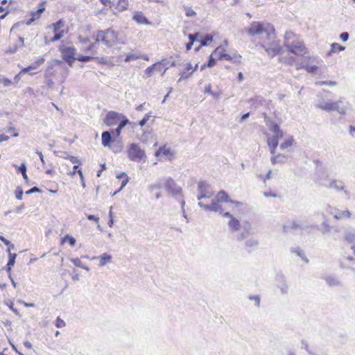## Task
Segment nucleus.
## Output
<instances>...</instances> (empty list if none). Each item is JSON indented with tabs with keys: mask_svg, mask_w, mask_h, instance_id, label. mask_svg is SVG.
Returning a JSON list of instances; mask_svg holds the SVG:
<instances>
[{
	"mask_svg": "<svg viewBox=\"0 0 355 355\" xmlns=\"http://www.w3.org/2000/svg\"><path fill=\"white\" fill-rule=\"evenodd\" d=\"M330 187H332V188L337 189H343V185H340V186H338L337 185V182L336 181H332L330 183Z\"/></svg>",
	"mask_w": 355,
	"mask_h": 355,
	"instance_id": "8fccbe9b",
	"label": "nucleus"
},
{
	"mask_svg": "<svg viewBox=\"0 0 355 355\" xmlns=\"http://www.w3.org/2000/svg\"><path fill=\"white\" fill-rule=\"evenodd\" d=\"M189 42L186 45V49L187 51H189L191 49L195 41L200 42L198 48L202 46L208 45L213 41V35L210 34L201 35L198 33H196L195 34H190L189 35Z\"/></svg>",
	"mask_w": 355,
	"mask_h": 355,
	"instance_id": "1a4fd4ad",
	"label": "nucleus"
},
{
	"mask_svg": "<svg viewBox=\"0 0 355 355\" xmlns=\"http://www.w3.org/2000/svg\"><path fill=\"white\" fill-rule=\"evenodd\" d=\"M31 191H32V193L39 192L40 189L37 187H34L31 189Z\"/></svg>",
	"mask_w": 355,
	"mask_h": 355,
	"instance_id": "0e129e2a",
	"label": "nucleus"
},
{
	"mask_svg": "<svg viewBox=\"0 0 355 355\" xmlns=\"http://www.w3.org/2000/svg\"><path fill=\"white\" fill-rule=\"evenodd\" d=\"M247 33L251 36L266 34L261 38L260 44L268 55L274 57L281 52L282 47L279 41L277 40L275 29L270 24L253 21L247 28Z\"/></svg>",
	"mask_w": 355,
	"mask_h": 355,
	"instance_id": "f257e3e1",
	"label": "nucleus"
},
{
	"mask_svg": "<svg viewBox=\"0 0 355 355\" xmlns=\"http://www.w3.org/2000/svg\"><path fill=\"white\" fill-rule=\"evenodd\" d=\"M58 186L56 185V188L55 189H48V191L50 192V193H55L58 192Z\"/></svg>",
	"mask_w": 355,
	"mask_h": 355,
	"instance_id": "e2e57ef3",
	"label": "nucleus"
},
{
	"mask_svg": "<svg viewBox=\"0 0 355 355\" xmlns=\"http://www.w3.org/2000/svg\"><path fill=\"white\" fill-rule=\"evenodd\" d=\"M121 177H123V180H121V187H120V190L124 187L127 183L129 181V178L128 177V175L125 173H121Z\"/></svg>",
	"mask_w": 355,
	"mask_h": 355,
	"instance_id": "e433bc0d",
	"label": "nucleus"
},
{
	"mask_svg": "<svg viewBox=\"0 0 355 355\" xmlns=\"http://www.w3.org/2000/svg\"><path fill=\"white\" fill-rule=\"evenodd\" d=\"M8 252L9 254V259H8V261L7 263V268H8V271L10 272L11 270L12 266H13L15 263V259H16L17 254L15 253L12 254L10 252V248H8Z\"/></svg>",
	"mask_w": 355,
	"mask_h": 355,
	"instance_id": "bb28decb",
	"label": "nucleus"
},
{
	"mask_svg": "<svg viewBox=\"0 0 355 355\" xmlns=\"http://www.w3.org/2000/svg\"><path fill=\"white\" fill-rule=\"evenodd\" d=\"M24 345L28 349H31L33 347L32 344L29 341H25L24 343Z\"/></svg>",
	"mask_w": 355,
	"mask_h": 355,
	"instance_id": "4d7b16f0",
	"label": "nucleus"
},
{
	"mask_svg": "<svg viewBox=\"0 0 355 355\" xmlns=\"http://www.w3.org/2000/svg\"><path fill=\"white\" fill-rule=\"evenodd\" d=\"M44 61H45V59L44 58H40L39 59H37L33 64H32L31 65L27 67H25L19 73V74H21V73H27L29 71L32 70V69H37L38 67L41 66L42 64H43L44 63Z\"/></svg>",
	"mask_w": 355,
	"mask_h": 355,
	"instance_id": "412c9836",
	"label": "nucleus"
},
{
	"mask_svg": "<svg viewBox=\"0 0 355 355\" xmlns=\"http://www.w3.org/2000/svg\"><path fill=\"white\" fill-rule=\"evenodd\" d=\"M270 130L273 133L272 136L267 135V144L270 148V153L272 155L271 162L273 165L283 164L286 162V156L282 154L275 155L276 148L278 146L279 139L284 136L283 131L280 129L278 124L273 123L270 127Z\"/></svg>",
	"mask_w": 355,
	"mask_h": 355,
	"instance_id": "f03ea898",
	"label": "nucleus"
},
{
	"mask_svg": "<svg viewBox=\"0 0 355 355\" xmlns=\"http://www.w3.org/2000/svg\"><path fill=\"white\" fill-rule=\"evenodd\" d=\"M163 187L171 193L178 194L182 191L181 188L176 185L175 181L171 178H168L164 180Z\"/></svg>",
	"mask_w": 355,
	"mask_h": 355,
	"instance_id": "2eb2a0df",
	"label": "nucleus"
},
{
	"mask_svg": "<svg viewBox=\"0 0 355 355\" xmlns=\"http://www.w3.org/2000/svg\"><path fill=\"white\" fill-rule=\"evenodd\" d=\"M9 139V137L4 134L0 135V142L8 141Z\"/></svg>",
	"mask_w": 355,
	"mask_h": 355,
	"instance_id": "5fc2aeb1",
	"label": "nucleus"
},
{
	"mask_svg": "<svg viewBox=\"0 0 355 355\" xmlns=\"http://www.w3.org/2000/svg\"><path fill=\"white\" fill-rule=\"evenodd\" d=\"M19 41V46H24V38L21 37H18Z\"/></svg>",
	"mask_w": 355,
	"mask_h": 355,
	"instance_id": "052dcab7",
	"label": "nucleus"
},
{
	"mask_svg": "<svg viewBox=\"0 0 355 355\" xmlns=\"http://www.w3.org/2000/svg\"><path fill=\"white\" fill-rule=\"evenodd\" d=\"M284 44L289 52L296 55L303 56L308 53L307 49L299 35L291 31L285 33Z\"/></svg>",
	"mask_w": 355,
	"mask_h": 355,
	"instance_id": "7ed1b4c3",
	"label": "nucleus"
},
{
	"mask_svg": "<svg viewBox=\"0 0 355 355\" xmlns=\"http://www.w3.org/2000/svg\"><path fill=\"white\" fill-rule=\"evenodd\" d=\"M86 216L88 220H93L96 223H98V222H99V218L95 215L87 214Z\"/></svg>",
	"mask_w": 355,
	"mask_h": 355,
	"instance_id": "c03bdc74",
	"label": "nucleus"
},
{
	"mask_svg": "<svg viewBox=\"0 0 355 355\" xmlns=\"http://www.w3.org/2000/svg\"><path fill=\"white\" fill-rule=\"evenodd\" d=\"M125 116L114 111H110L104 119V123L107 126L117 124Z\"/></svg>",
	"mask_w": 355,
	"mask_h": 355,
	"instance_id": "4468645a",
	"label": "nucleus"
},
{
	"mask_svg": "<svg viewBox=\"0 0 355 355\" xmlns=\"http://www.w3.org/2000/svg\"><path fill=\"white\" fill-rule=\"evenodd\" d=\"M46 1H43L41 3H40L37 10L32 11L30 12L31 17L26 21V24L31 25L34 21L39 20L41 18L42 15L46 10Z\"/></svg>",
	"mask_w": 355,
	"mask_h": 355,
	"instance_id": "f8f14e48",
	"label": "nucleus"
},
{
	"mask_svg": "<svg viewBox=\"0 0 355 355\" xmlns=\"http://www.w3.org/2000/svg\"><path fill=\"white\" fill-rule=\"evenodd\" d=\"M153 65H155V70L159 72L162 76H163L165 73V72L166 71V68L164 67V64L163 63L162 61L157 62L153 64Z\"/></svg>",
	"mask_w": 355,
	"mask_h": 355,
	"instance_id": "7c9ffc66",
	"label": "nucleus"
},
{
	"mask_svg": "<svg viewBox=\"0 0 355 355\" xmlns=\"http://www.w3.org/2000/svg\"><path fill=\"white\" fill-rule=\"evenodd\" d=\"M80 165H74L73 166V171L71 173V175H74L76 173H78V175H80V178H83V172L81 171V169H79V170H77L78 168L79 167Z\"/></svg>",
	"mask_w": 355,
	"mask_h": 355,
	"instance_id": "a19ab883",
	"label": "nucleus"
},
{
	"mask_svg": "<svg viewBox=\"0 0 355 355\" xmlns=\"http://www.w3.org/2000/svg\"><path fill=\"white\" fill-rule=\"evenodd\" d=\"M198 68V63L193 65L188 62L184 64L183 69L180 73V78L178 81L188 79Z\"/></svg>",
	"mask_w": 355,
	"mask_h": 355,
	"instance_id": "ddd939ff",
	"label": "nucleus"
},
{
	"mask_svg": "<svg viewBox=\"0 0 355 355\" xmlns=\"http://www.w3.org/2000/svg\"><path fill=\"white\" fill-rule=\"evenodd\" d=\"M209 189L210 188L209 185L204 183L200 184L198 186L200 193L198 197V200H200L202 198H208L212 196L213 193L212 191H209Z\"/></svg>",
	"mask_w": 355,
	"mask_h": 355,
	"instance_id": "a211bd4d",
	"label": "nucleus"
},
{
	"mask_svg": "<svg viewBox=\"0 0 355 355\" xmlns=\"http://www.w3.org/2000/svg\"><path fill=\"white\" fill-rule=\"evenodd\" d=\"M331 214L334 216V218L336 220H343L345 218H349L352 216L351 213L348 209L340 210L338 209H334Z\"/></svg>",
	"mask_w": 355,
	"mask_h": 355,
	"instance_id": "6ab92c4d",
	"label": "nucleus"
},
{
	"mask_svg": "<svg viewBox=\"0 0 355 355\" xmlns=\"http://www.w3.org/2000/svg\"><path fill=\"white\" fill-rule=\"evenodd\" d=\"M185 15L188 17H194L196 12L190 6H184Z\"/></svg>",
	"mask_w": 355,
	"mask_h": 355,
	"instance_id": "2f4dec72",
	"label": "nucleus"
},
{
	"mask_svg": "<svg viewBox=\"0 0 355 355\" xmlns=\"http://www.w3.org/2000/svg\"><path fill=\"white\" fill-rule=\"evenodd\" d=\"M216 200L213 201L210 205H207V208L209 210L217 211L222 209L220 202H230L236 206H241L242 204L237 201H233L230 199L228 194L225 191H220L216 194Z\"/></svg>",
	"mask_w": 355,
	"mask_h": 355,
	"instance_id": "0eeeda50",
	"label": "nucleus"
},
{
	"mask_svg": "<svg viewBox=\"0 0 355 355\" xmlns=\"http://www.w3.org/2000/svg\"><path fill=\"white\" fill-rule=\"evenodd\" d=\"M78 41L82 44H87L89 43L90 40H89V38L88 37L79 36L78 37Z\"/></svg>",
	"mask_w": 355,
	"mask_h": 355,
	"instance_id": "37998d69",
	"label": "nucleus"
},
{
	"mask_svg": "<svg viewBox=\"0 0 355 355\" xmlns=\"http://www.w3.org/2000/svg\"><path fill=\"white\" fill-rule=\"evenodd\" d=\"M127 156L132 162H139L144 161L146 158L145 150L137 144H130L128 146Z\"/></svg>",
	"mask_w": 355,
	"mask_h": 355,
	"instance_id": "6e6552de",
	"label": "nucleus"
},
{
	"mask_svg": "<svg viewBox=\"0 0 355 355\" xmlns=\"http://www.w3.org/2000/svg\"><path fill=\"white\" fill-rule=\"evenodd\" d=\"M76 240L73 236L67 234L61 239L60 244V245H63L65 243H68L71 247H73L76 245Z\"/></svg>",
	"mask_w": 355,
	"mask_h": 355,
	"instance_id": "5701e85b",
	"label": "nucleus"
},
{
	"mask_svg": "<svg viewBox=\"0 0 355 355\" xmlns=\"http://www.w3.org/2000/svg\"><path fill=\"white\" fill-rule=\"evenodd\" d=\"M110 221H109L108 224H109L110 227H112V225H113V219H112V211H110Z\"/></svg>",
	"mask_w": 355,
	"mask_h": 355,
	"instance_id": "bf43d9fd",
	"label": "nucleus"
},
{
	"mask_svg": "<svg viewBox=\"0 0 355 355\" xmlns=\"http://www.w3.org/2000/svg\"><path fill=\"white\" fill-rule=\"evenodd\" d=\"M101 139H102L103 146H110L111 141H112V137H111V135H110V132H108V131L103 132L102 133Z\"/></svg>",
	"mask_w": 355,
	"mask_h": 355,
	"instance_id": "a878e982",
	"label": "nucleus"
},
{
	"mask_svg": "<svg viewBox=\"0 0 355 355\" xmlns=\"http://www.w3.org/2000/svg\"><path fill=\"white\" fill-rule=\"evenodd\" d=\"M347 240L350 243L351 248L353 250L354 252L355 253V236H349L347 237Z\"/></svg>",
	"mask_w": 355,
	"mask_h": 355,
	"instance_id": "ea45409f",
	"label": "nucleus"
},
{
	"mask_svg": "<svg viewBox=\"0 0 355 355\" xmlns=\"http://www.w3.org/2000/svg\"><path fill=\"white\" fill-rule=\"evenodd\" d=\"M69 159L70 160V162L71 163L75 164L76 165H80V162L79 159L76 157L70 156L69 157Z\"/></svg>",
	"mask_w": 355,
	"mask_h": 355,
	"instance_id": "49530a36",
	"label": "nucleus"
},
{
	"mask_svg": "<svg viewBox=\"0 0 355 355\" xmlns=\"http://www.w3.org/2000/svg\"><path fill=\"white\" fill-rule=\"evenodd\" d=\"M238 80L240 82L243 80V73L241 72H239V74H238Z\"/></svg>",
	"mask_w": 355,
	"mask_h": 355,
	"instance_id": "680f3d73",
	"label": "nucleus"
},
{
	"mask_svg": "<svg viewBox=\"0 0 355 355\" xmlns=\"http://www.w3.org/2000/svg\"><path fill=\"white\" fill-rule=\"evenodd\" d=\"M223 216L227 217L230 218L228 222V227L232 231H239L241 229V223L240 221L236 218L230 212L227 211L223 214Z\"/></svg>",
	"mask_w": 355,
	"mask_h": 355,
	"instance_id": "dca6fc26",
	"label": "nucleus"
},
{
	"mask_svg": "<svg viewBox=\"0 0 355 355\" xmlns=\"http://www.w3.org/2000/svg\"><path fill=\"white\" fill-rule=\"evenodd\" d=\"M55 76V70H54L53 67H49L46 70V78H51Z\"/></svg>",
	"mask_w": 355,
	"mask_h": 355,
	"instance_id": "72a5a7b5",
	"label": "nucleus"
},
{
	"mask_svg": "<svg viewBox=\"0 0 355 355\" xmlns=\"http://www.w3.org/2000/svg\"><path fill=\"white\" fill-rule=\"evenodd\" d=\"M0 83H2L4 86H9L12 82L8 78H3L0 80Z\"/></svg>",
	"mask_w": 355,
	"mask_h": 355,
	"instance_id": "3c124183",
	"label": "nucleus"
},
{
	"mask_svg": "<svg viewBox=\"0 0 355 355\" xmlns=\"http://www.w3.org/2000/svg\"><path fill=\"white\" fill-rule=\"evenodd\" d=\"M345 47L344 46H342L338 43H332L331 44V49L330 51L328 52L327 55H331L333 53H338L340 51H342L345 50Z\"/></svg>",
	"mask_w": 355,
	"mask_h": 355,
	"instance_id": "393cba45",
	"label": "nucleus"
},
{
	"mask_svg": "<svg viewBox=\"0 0 355 355\" xmlns=\"http://www.w3.org/2000/svg\"><path fill=\"white\" fill-rule=\"evenodd\" d=\"M95 40L98 43L102 42L107 46L111 47L118 42V33L112 28L98 31L96 33Z\"/></svg>",
	"mask_w": 355,
	"mask_h": 355,
	"instance_id": "423d86ee",
	"label": "nucleus"
},
{
	"mask_svg": "<svg viewBox=\"0 0 355 355\" xmlns=\"http://www.w3.org/2000/svg\"><path fill=\"white\" fill-rule=\"evenodd\" d=\"M132 19L139 24H150V22L141 11L135 12L132 16Z\"/></svg>",
	"mask_w": 355,
	"mask_h": 355,
	"instance_id": "aec40b11",
	"label": "nucleus"
},
{
	"mask_svg": "<svg viewBox=\"0 0 355 355\" xmlns=\"http://www.w3.org/2000/svg\"><path fill=\"white\" fill-rule=\"evenodd\" d=\"M60 53H61V57L62 60L68 64L69 67H72L75 60H77L80 62H87L92 60H95L98 59L97 57H94L92 55H80L78 57H75L76 53V49L74 46H60L58 48Z\"/></svg>",
	"mask_w": 355,
	"mask_h": 355,
	"instance_id": "20e7f679",
	"label": "nucleus"
},
{
	"mask_svg": "<svg viewBox=\"0 0 355 355\" xmlns=\"http://www.w3.org/2000/svg\"><path fill=\"white\" fill-rule=\"evenodd\" d=\"M55 325L57 328H62L65 327V322L61 319L60 317H58L55 320Z\"/></svg>",
	"mask_w": 355,
	"mask_h": 355,
	"instance_id": "c9c22d12",
	"label": "nucleus"
},
{
	"mask_svg": "<svg viewBox=\"0 0 355 355\" xmlns=\"http://www.w3.org/2000/svg\"><path fill=\"white\" fill-rule=\"evenodd\" d=\"M101 3L105 6H107L110 4L111 1L110 0H99Z\"/></svg>",
	"mask_w": 355,
	"mask_h": 355,
	"instance_id": "6e6d98bb",
	"label": "nucleus"
},
{
	"mask_svg": "<svg viewBox=\"0 0 355 355\" xmlns=\"http://www.w3.org/2000/svg\"><path fill=\"white\" fill-rule=\"evenodd\" d=\"M212 86L211 84L207 85L205 88V92L212 96H216L211 90Z\"/></svg>",
	"mask_w": 355,
	"mask_h": 355,
	"instance_id": "a18cd8bd",
	"label": "nucleus"
},
{
	"mask_svg": "<svg viewBox=\"0 0 355 355\" xmlns=\"http://www.w3.org/2000/svg\"><path fill=\"white\" fill-rule=\"evenodd\" d=\"M213 53L209 56L207 63L201 65L200 69L204 70L207 67H212L216 65V58L213 57Z\"/></svg>",
	"mask_w": 355,
	"mask_h": 355,
	"instance_id": "c756f323",
	"label": "nucleus"
},
{
	"mask_svg": "<svg viewBox=\"0 0 355 355\" xmlns=\"http://www.w3.org/2000/svg\"><path fill=\"white\" fill-rule=\"evenodd\" d=\"M155 65L152 64L145 70V74L147 77H150L153 76V72L155 71Z\"/></svg>",
	"mask_w": 355,
	"mask_h": 355,
	"instance_id": "4c0bfd02",
	"label": "nucleus"
},
{
	"mask_svg": "<svg viewBox=\"0 0 355 355\" xmlns=\"http://www.w3.org/2000/svg\"><path fill=\"white\" fill-rule=\"evenodd\" d=\"M24 304L26 307H33L34 306L33 304H28V303L24 302Z\"/></svg>",
	"mask_w": 355,
	"mask_h": 355,
	"instance_id": "774afa93",
	"label": "nucleus"
},
{
	"mask_svg": "<svg viewBox=\"0 0 355 355\" xmlns=\"http://www.w3.org/2000/svg\"><path fill=\"white\" fill-rule=\"evenodd\" d=\"M119 123V124L118 125V128L119 129H121V130L125 125L130 123V121L127 119V117L125 116L124 117H123V119Z\"/></svg>",
	"mask_w": 355,
	"mask_h": 355,
	"instance_id": "f704fd0d",
	"label": "nucleus"
},
{
	"mask_svg": "<svg viewBox=\"0 0 355 355\" xmlns=\"http://www.w3.org/2000/svg\"><path fill=\"white\" fill-rule=\"evenodd\" d=\"M320 107L322 110L327 111L338 110V102H329L324 105H321Z\"/></svg>",
	"mask_w": 355,
	"mask_h": 355,
	"instance_id": "b1692460",
	"label": "nucleus"
},
{
	"mask_svg": "<svg viewBox=\"0 0 355 355\" xmlns=\"http://www.w3.org/2000/svg\"><path fill=\"white\" fill-rule=\"evenodd\" d=\"M129 6L128 0H119L115 6V10L116 12H121L128 10Z\"/></svg>",
	"mask_w": 355,
	"mask_h": 355,
	"instance_id": "4be33fe9",
	"label": "nucleus"
},
{
	"mask_svg": "<svg viewBox=\"0 0 355 355\" xmlns=\"http://www.w3.org/2000/svg\"><path fill=\"white\" fill-rule=\"evenodd\" d=\"M98 43L95 40V42L89 43L87 46H84L80 48V51L83 52L85 55H92L95 57L97 53L96 49H98Z\"/></svg>",
	"mask_w": 355,
	"mask_h": 355,
	"instance_id": "f3484780",
	"label": "nucleus"
},
{
	"mask_svg": "<svg viewBox=\"0 0 355 355\" xmlns=\"http://www.w3.org/2000/svg\"><path fill=\"white\" fill-rule=\"evenodd\" d=\"M115 133L117 136L120 135L121 132V130L119 129L118 127L116 128L115 130Z\"/></svg>",
	"mask_w": 355,
	"mask_h": 355,
	"instance_id": "338daca9",
	"label": "nucleus"
},
{
	"mask_svg": "<svg viewBox=\"0 0 355 355\" xmlns=\"http://www.w3.org/2000/svg\"><path fill=\"white\" fill-rule=\"evenodd\" d=\"M47 29L51 30L53 35H50L49 32L45 36L46 43H54L61 40L69 32V28L65 24L64 19H60L56 22L52 23L47 26Z\"/></svg>",
	"mask_w": 355,
	"mask_h": 355,
	"instance_id": "39448f33",
	"label": "nucleus"
},
{
	"mask_svg": "<svg viewBox=\"0 0 355 355\" xmlns=\"http://www.w3.org/2000/svg\"><path fill=\"white\" fill-rule=\"evenodd\" d=\"M16 198L18 200H21L23 196V191L21 189H18L15 192Z\"/></svg>",
	"mask_w": 355,
	"mask_h": 355,
	"instance_id": "de8ad7c7",
	"label": "nucleus"
},
{
	"mask_svg": "<svg viewBox=\"0 0 355 355\" xmlns=\"http://www.w3.org/2000/svg\"><path fill=\"white\" fill-rule=\"evenodd\" d=\"M272 171H269L266 174V177L263 178V181L266 182L267 180H269L271 178Z\"/></svg>",
	"mask_w": 355,
	"mask_h": 355,
	"instance_id": "13d9d810",
	"label": "nucleus"
},
{
	"mask_svg": "<svg viewBox=\"0 0 355 355\" xmlns=\"http://www.w3.org/2000/svg\"><path fill=\"white\" fill-rule=\"evenodd\" d=\"M264 196L266 197H277V194L275 192H265Z\"/></svg>",
	"mask_w": 355,
	"mask_h": 355,
	"instance_id": "864d4df0",
	"label": "nucleus"
},
{
	"mask_svg": "<svg viewBox=\"0 0 355 355\" xmlns=\"http://www.w3.org/2000/svg\"><path fill=\"white\" fill-rule=\"evenodd\" d=\"M175 152L167 144H164L158 148L155 153V156L157 158L171 160Z\"/></svg>",
	"mask_w": 355,
	"mask_h": 355,
	"instance_id": "9b49d317",
	"label": "nucleus"
},
{
	"mask_svg": "<svg viewBox=\"0 0 355 355\" xmlns=\"http://www.w3.org/2000/svg\"><path fill=\"white\" fill-rule=\"evenodd\" d=\"M213 55L218 60H227L232 62H240L241 55L239 54H234L233 56L227 53V51L222 46H218L213 52Z\"/></svg>",
	"mask_w": 355,
	"mask_h": 355,
	"instance_id": "9d476101",
	"label": "nucleus"
},
{
	"mask_svg": "<svg viewBox=\"0 0 355 355\" xmlns=\"http://www.w3.org/2000/svg\"><path fill=\"white\" fill-rule=\"evenodd\" d=\"M250 115V113H246L241 116V121L246 119Z\"/></svg>",
	"mask_w": 355,
	"mask_h": 355,
	"instance_id": "69168bd1",
	"label": "nucleus"
},
{
	"mask_svg": "<svg viewBox=\"0 0 355 355\" xmlns=\"http://www.w3.org/2000/svg\"><path fill=\"white\" fill-rule=\"evenodd\" d=\"M340 38L342 41L346 42L349 38V34L347 32L342 33L340 35Z\"/></svg>",
	"mask_w": 355,
	"mask_h": 355,
	"instance_id": "09e8293b",
	"label": "nucleus"
},
{
	"mask_svg": "<svg viewBox=\"0 0 355 355\" xmlns=\"http://www.w3.org/2000/svg\"><path fill=\"white\" fill-rule=\"evenodd\" d=\"M111 259V255L104 253L99 257V265L101 266H105L107 263L110 262Z\"/></svg>",
	"mask_w": 355,
	"mask_h": 355,
	"instance_id": "c85d7f7f",
	"label": "nucleus"
},
{
	"mask_svg": "<svg viewBox=\"0 0 355 355\" xmlns=\"http://www.w3.org/2000/svg\"><path fill=\"white\" fill-rule=\"evenodd\" d=\"M18 171H19L22 174V176L25 180H28V176L26 174V167L24 164H21L19 166Z\"/></svg>",
	"mask_w": 355,
	"mask_h": 355,
	"instance_id": "473e14b6",
	"label": "nucleus"
},
{
	"mask_svg": "<svg viewBox=\"0 0 355 355\" xmlns=\"http://www.w3.org/2000/svg\"><path fill=\"white\" fill-rule=\"evenodd\" d=\"M0 241H1L6 245L8 246V248L11 249L14 248V245L12 244L8 239H6L2 235H0Z\"/></svg>",
	"mask_w": 355,
	"mask_h": 355,
	"instance_id": "58836bf2",
	"label": "nucleus"
},
{
	"mask_svg": "<svg viewBox=\"0 0 355 355\" xmlns=\"http://www.w3.org/2000/svg\"><path fill=\"white\" fill-rule=\"evenodd\" d=\"M293 143L294 139L293 137L287 138L280 144V148L282 150L288 149L293 145Z\"/></svg>",
	"mask_w": 355,
	"mask_h": 355,
	"instance_id": "cd10ccee",
	"label": "nucleus"
},
{
	"mask_svg": "<svg viewBox=\"0 0 355 355\" xmlns=\"http://www.w3.org/2000/svg\"><path fill=\"white\" fill-rule=\"evenodd\" d=\"M150 114H146L144 116V118L141 121H139V125L141 127L144 126L146 123V122L150 119Z\"/></svg>",
	"mask_w": 355,
	"mask_h": 355,
	"instance_id": "79ce46f5",
	"label": "nucleus"
},
{
	"mask_svg": "<svg viewBox=\"0 0 355 355\" xmlns=\"http://www.w3.org/2000/svg\"><path fill=\"white\" fill-rule=\"evenodd\" d=\"M257 242L254 241H247L245 243L246 246L250 247V248L255 246V245H257Z\"/></svg>",
	"mask_w": 355,
	"mask_h": 355,
	"instance_id": "603ef678",
	"label": "nucleus"
}]
</instances>
